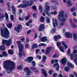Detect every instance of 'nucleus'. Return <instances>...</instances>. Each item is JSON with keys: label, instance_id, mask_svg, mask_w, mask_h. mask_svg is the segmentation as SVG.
<instances>
[{"label": "nucleus", "instance_id": "obj_6", "mask_svg": "<svg viewBox=\"0 0 77 77\" xmlns=\"http://www.w3.org/2000/svg\"><path fill=\"white\" fill-rule=\"evenodd\" d=\"M54 62L56 63L54 64V68L56 66H57V68H56V71H59V63H58V60H57L55 59V60H51V63L52 64H53Z\"/></svg>", "mask_w": 77, "mask_h": 77}, {"label": "nucleus", "instance_id": "obj_30", "mask_svg": "<svg viewBox=\"0 0 77 77\" xmlns=\"http://www.w3.org/2000/svg\"><path fill=\"white\" fill-rule=\"evenodd\" d=\"M64 48V47H63L62 46H60L59 48L60 50L62 52H64V50H63Z\"/></svg>", "mask_w": 77, "mask_h": 77}, {"label": "nucleus", "instance_id": "obj_21", "mask_svg": "<svg viewBox=\"0 0 77 77\" xmlns=\"http://www.w3.org/2000/svg\"><path fill=\"white\" fill-rule=\"evenodd\" d=\"M42 72L45 77H47V73H46V71L45 70V69H42Z\"/></svg>", "mask_w": 77, "mask_h": 77}, {"label": "nucleus", "instance_id": "obj_40", "mask_svg": "<svg viewBox=\"0 0 77 77\" xmlns=\"http://www.w3.org/2000/svg\"><path fill=\"white\" fill-rule=\"evenodd\" d=\"M32 64L33 65V66H35V65H36V63L35 62V61H32Z\"/></svg>", "mask_w": 77, "mask_h": 77}, {"label": "nucleus", "instance_id": "obj_47", "mask_svg": "<svg viewBox=\"0 0 77 77\" xmlns=\"http://www.w3.org/2000/svg\"><path fill=\"white\" fill-rule=\"evenodd\" d=\"M36 57L39 59H42V57L40 55H36Z\"/></svg>", "mask_w": 77, "mask_h": 77}, {"label": "nucleus", "instance_id": "obj_36", "mask_svg": "<svg viewBox=\"0 0 77 77\" xmlns=\"http://www.w3.org/2000/svg\"><path fill=\"white\" fill-rule=\"evenodd\" d=\"M5 15L4 14H2V16L0 17V21L3 20V19L5 18Z\"/></svg>", "mask_w": 77, "mask_h": 77}, {"label": "nucleus", "instance_id": "obj_33", "mask_svg": "<svg viewBox=\"0 0 77 77\" xmlns=\"http://www.w3.org/2000/svg\"><path fill=\"white\" fill-rule=\"evenodd\" d=\"M65 70L66 72H68V71L69 70V68L67 67H65Z\"/></svg>", "mask_w": 77, "mask_h": 77}, {"label": "nucleus", "instance_id": "obj_26", "mask_svg": "<svg viewBox=\"0 0 77 77\" xmlns=\"http://www.w3.org/2000/svg\"><path fill=\"white\" fill-rule=\"evenodd\" d=\"M44 20H45L44 17H43V16H42L40 18V21H41L42 23H44Z\"/></svg>", "mask_w": 77, "mask_h": 77}, {"label": "nucleus", "instance_id": "obj_44", "mask_svg": "<svg viewBox=\"0 0 77 77\" xmlns=\"http://www.w3.org/2000/svg\"><path fill=\"white\" fill-rule=\"evenodd\" d=\"M72 26L73 28H76V27H77V26L75 25L74 24V23L72 24Z\"/></svg>", "mask_w": 77, "mask_h": 77}, {"label": "nucleus", "instance_id": "obj_24", "mask_svg": "<svg viewBox=\"0 0 77 77\" xmlns=\"http://www.w3.org/2000/svg\"><path fill=\"white\" fill-rule=\"evenodd\" d=\"M62 44L63 45H64V46L66 49L67 48H68V47L67 46V45L65 44V42H61Z\"/></svg>", "mask_w": 77, "mask_h": 77}, {"label": "nucleus", "instance_id": "obj_25", "mask_svg": "<svg viewBox=\"0 0 77 77\" xmlns=\"http://www.w3.org/2000/svg\"><path fill=\"white\" fill-rule=\"evenodd\" d=\"M50 14L52 15H57V12L56 11H55L54 12H51Z\"/></svg>", "mask_w": 77, "mask_h": 77}, {"label": "nucleus", "instance_id": "obj_22", "mask_svg": "<svg viewBox=\"0 0 77 77\" xmlns=\"http://www.w3.org/2000/svg\"><path fill=\"white\" fill-rule=\"evenodd\" d=\"M75 59L74 60V62L75 63L76 65H77V54H75Z\"/></svg>", "mask_w": 77, "mask_h": 77}, {"label": "nucleus", "instance_id": "obj_53", "mask_svg": "<svg viewBox=\"0 0 77 77\" xmlns=\"http://www.w3.org/2000/svg\"><path fill=\"white\" fill-rule=\"evenodd\" d=\"M29 18H30V16L29 15H28V16H27V17H25V20H29Z\"/></svg>", "mask_w": 77, "mask_h": 77}, {"label": "nucleus", "instance_id": "obj_13", "mask_svg": "<svg viewBox=\"0 0 77 77\" xmlns=\"http://www.w3.org/2000/svg\"><path fill=\"white\" fill-rule=\"evenodd\" d=\"M65 35L66 38H72V34L69 32H66L65 34Z\"/></svg>", "mask_w": 77, "mask_h": 77}, {"label": "nucleus", "instance_id": "obj_59", "mask_svg": "<svg viewBox=\"0 0 77 77\" xmlns=\"http://www.w3.org/2000/svg\"><path fill=\"white\" fill-rule=\"evenodd\" d=\"M77 52V50L75 49V50H73V53H74L75 54V53H76Z\"/></svg>", "mask_w": 77, "mask_h": 77}, {"label": "nucleus", "instance_id": "obj_62", "mask_svg": "<svg viewBox=\"0 0 77 77\" xmlns=\"http://www.w3.org/2000/svg\"><path fill=\"white\" fill-rule=\"evenodd\" d=\"M57 75V73H54L53 74V76L54 77H56Z\"/></svg>", "mask_w": 77, "mask_h": 77}, {"label": "nucleus", "instance_id": "obj_52", "mask_svg": "<svg viewBox=\"0 0 77 77\" xmlns=\"http://www.w3.org/2000/svg\"><path fill=\"white\" fill-rule=\"evenodd\" d=\"M52 9H54V11H56V10H57V7L55 6H53L52 7Z\"/></svg>", "mask_w": 77, "mask_h": 77}, {"label": "nucleus", "instance_id": "obj_29", "mask_svg": "<svg viewBox=\"0 0 77 77\" xmlns=\"http://www.w3.org/2000/svg\"><path fill=\"white\" fill-rule=\"evenodd\" d=\"M67 3L68 4V6H71L72 5V4L70 0L68 1L67 2Z\"/></svg>", "mask_w": 77, "mask_h": 77}, {"label": "nucleus", "instance_id": "obj_37", "mask_svg": "<svg viewBox=\"0 0 77 77\" xmlns=\"http://www.w3.org/2000/svg\"><path fill=\"white\" fill-rule=\"evenodd\" d=\"M2 54L3 55V56H6V57L8 56V54H7L5 51H3L2 53Z\"/></svg>", "mask_w": 77, "mask_h": 77}, {"label": "nucleus", "instance_id": "obj_3", "mask_svg": "<svg viewBox=\"0 0 77 77\" xmlns=\"http://www.w3.org/2000/svg\"><path fill=\"white\" fill-rule=\"evenodd\" d=\"M17 43L18 44V48L19 50V57H21L22 56H25L24 51H23V50L24 49V45L21 43L20 41H17Z\"/></svg>", "mask_w": 77, "mask_h": 77}, {"label": "nucleus", "instance_id": "obj_64", "mask_svg": "<svg viewBox=\"0 0 77 77\" xmlns=\"http://www.w3.org/2000/svg\"><path fill=\"white\" fill-rule=\"evenodd\" d=\"M19 20L20 21H23V20H24V19H23L22 18L20 17L19 18Z\"/></svg>", "mask_w": 77, "mask_h": 77}, {"label": "nucleus", "instance_id": "obj_16", "mask_svg": "<svg viewBox=\"0 0 77 77\" xmlns=\"http://www.w3.org/2000/svg\"><path fill=\"white\" fill-rule=\"evenodd\" d=\"M67 60V59L66 58H63V59H62L61 61V63L63 64V65H64L65 63H66V61Z\"/></svg>", "mask_w": 77, "mask_h": 77}, {"label": "nucleus", "instance_id": "obj_51", "mask_svg": "<svg viewBox=\"0 0 77 77\" xmlns=\"http://www.w3.org/2000/svg\"><path fill=\"white\" fill-rule=\"evenodd\" d=\"M75 8L73 7L71 9V12H74V11H75Z\"/></svg>", "mask_w": 77, "mask_h": 77}, {"label": "nucleus", "instance_id": "obj_39", "mask_svg": "<svg viewBox=\"0 0 77 77\" xmlns=\"http://www.w3.org/2000/svg\"><path fill=\"white\" fill-rule=\"evenodd\" d=\"M46 21L47 23H50V19L49 18L46 16Z\"/></svg>", "mask_w": 77, "mask_h": 77}, {"label": "nucleus", "instance_id": "obj_31", "mask_svg": "<svg viewBox=\"0 0 77 77\" xmlns=\"http://www.w3.org/2000/svg\"><path fill=\"white\" fill-rule=\"evenodd\" d=\"M0 49L1 50H2V51H4L5 50V47L3 46H1L0 47Z\"/></svg>", "mask_w": 77, "mask_h": 77}, {"label": "nucleus", "instance_id": "obj_41", "mask_svg": "<svg viewBox=\"0 0 77 77\" xmlns=\"http://www.w3.org/2000/svg\"><path fill=\"white\" fill-rule=\"evenodd\" d=\"M8 53L9 54H12L13 52H12V50L10 49L8 51Z\"/></svg>", "mask_w": 77, "mask_h": 77}, {"label": "nucleus", "instance_id": "obj_45", "mask_svg": "<svg viewBox=\"0 0 77 77\" xmlns=\"http://www.w3.org/2000/svg\"><path fill=\"white\" fill-rule=\"evenodd\" d=\"M57 45L58 47H59L61 45V43L60 42H57Z\"/></svg>", "mask_w": 77, "mask_h": 77}, {"label": "nucleus", "instance_id": "obj_1", "mask_svg": "<svg viewBox=\"0 0 77 77\" xmlns=\"http://www.w3.org/2000/svg\"><path fill=\"white\" fill-rule=\"evenodd\" d=\"M15 68V63L10 60L4 61V68L7 69L6 71L7 74H11L12 69H14Z\"/></svg>", "mask_w": 77, "mask_h": 77}, {"label": "nucleus", "instance_id": "obj_28", "mask_svg": "<svg viewBox=\"0 0 77 77\" xmlns=\"http://www.w3.org/2000/svg\"><path fill=\"white\" fill-rule=\"evenodd\" d=\"M68 66H69V67H71V68H74V66L73 65H72L71 63H69L67 64Z\"/></svg>", "mask_w": 77, "mask_h": 77}, {"label": "nucleus", "instance_id": "obj_35", "mask_svg": "<svg viewBox=\"0 0 77 77\" xmlns=\"http://www.w3.org/2000/svg\"><path fill=\"white\" fill-rule=\"evenodd\" d=\"M47 45H46L45 43H40L38 47H41V46H46Z\"/></svg>", "mask_w": 77, "mask_h": 77}, {"label": "nucleus", "instance_id": "obj_18", "mask_svg": "<svg viewBox=\"0 0 77 77\" xmlns=\"http://www.w3.org/2000/svg\"><path fill=\"white\" fill-rule=\"evenodd\" d=\"M51 47H48L47 48L45 51L46 54H48V53H50V51H51Z\"/></svg>", "mask_w": 77, "mask_h": 77}, {"label": "nucleus", "instance_id": "obj_56", "mask_svg": "<svg viewBox=\"0 0 77 77\" xmlns=\"http://www.w3.org/2000/svg\"><path fill=\"white\" fill-rule=\"evenodd\" d=\"M26 26H30V23L29 22H27V23H26Z\"/></svg>", "mask_w": 77, "mask_h": 77}, {"label": "nucleus", "instance_id": "obj_9", "mask_svg": "<svg viewBox=\"0 0 77 77\" xmlns=\"http://www.w3.org/2000/svg\"><path fill=\"white\" fill-rule=\"evenodd\" d=\"M24 71L26 72L27 75H26V77H29V75H30V74H31V71L27 67H26Z\"/></svg>", "mask_w": 77, "mask_h": 77}, {"label": "nucleus", "instance_id": "obj_60", "mask_svg": "<svg viewBox=\"0 0 77 77\" xmlns=\"http://www.w3.org/2000/svg\"><path fill=\"white\" fill-rule=\"evenodd\" d=\"M32 8L34 9V10H36V7L35 5L33 6Z\"/></svg>", "mask_w": 77, "mask_h": 77}, {"label": "nucleus", "instance_id": "obj_8", "mask_svg": "<svg viewBox=\"0 0 77 77\" xmlns=\"http://www.w3.org/2000/svg\"><path fill=\"white\" fill-rule=\"evenodd\" d=\"M22 30V26L20 24H19L17 26V27H15L14 30H17V33H19L21 32V30Z\"/></svg>", "mask_w": 77, "mask_h": 77}, {"label": "nucleus", "instance_id": "obj_20", "mask_svg": "<svg viewBox=\"0 0 77 77\" xmlns=\"http://www.w3.org/2000/svg\"><path fill=\"white\" fill-rule=\"evenodd\" d=\"M57 38H59V39L61 38L60 35H57V36L55 35L54 36V40H55L56 41H58Z\"/></svg>", "mask_w": 77, "mask_h": 77}, {"label": "nucleus", "instance_id": "obj_15", "mask_svg": "<svg viewBox=\"0 0 77 77\" xmlns=\"http://www.w3.org/2000/svg\"><path fill=\"white\" fill-rule=\"evenodd\" d=\"M54 21H55V24L56 25V26H57V25H58V23H57V19H54V20H53V26L54 27H55L56 25H55V23H54Z\"/></svg>", "mask_w": 77, "mask_h": 77}, {"label": "nucleus", "instance_id": "obj_5", "mask_svg": "<svg viewBox=\"0 0 77 77\" xmlns=\"http://www.w3.org/2000/svg\"><path fill=\"white\" fill-rule=\"evenodd\" d=\"M64 15V11H61L59 12L58 14V19L60 20V21H63L64 22L66 21V19L65 17L63 18V15Z\"/></svg>", "mask_w": 77, "mask_h": 77}, {"label": "nucleus", "instance_id": "obj_14", "mask_svg": "<svg viewBox=\"0 0 77 77\" xmlns=\"http://www.w3.org/2000/svg\"><path fill=\"white\" fill-rule=\"evenodd\" d=\"M11 8L13 11L12 13L14 15H16V9L14 7V6H11Z\"/></svg>", "mask_w": 77, "mask_h": 77}, {"label": "nucleus", "instance_id": "obj_4", "mask_svg": "<svg viewBox=\"0 0 77 77\" xmlns=\"http://www.w3.org/2000/svg\"><path fill=\"white\" fill-rule=\"evenodd\" d=\"M45 9H44V11L47 15L50 17V14L49 13V11H50V7L49 6V3L48 2H45Z\"/></svg>", "mask_w": 77, "mask_h": 77}, {"label": "nucleus", "instance_id": "obj_34", "mask_svg": "<svg viewBox=\"0 0 77 77\" xmlns=\"http://www.w3.org/2000/svg\"><path fill=\"white\" fill-rule=\"evenodd\" d=\"M7 26L8 28H10L12 27V24L10 23H8L7 24Z\"/></svg>", "mask_w": 77, "mask_h": 77}, {"label": "nucleus", "instance_id": "obj_58", "mask_svg": "<svg viewBox=\"0 0 77 77\" xmlns=\"http://www.w3.org/2000/svg\"><path fill=\"white\" fill-rule=\"evenodd\" d=\"M41 62H42L43 63H44L45 62V60L43 59L41 61Z\"/></svg>", "mask_w": 77, "mask_h": 77}, {"label": "nucleus", "instance_id": "obj_10", "mask_svg": "<svg viewBox=\"0 0 77 77\" xmlns=\"http://www.w3.org/2000/svg\"><path fill=\"white\" fill-rule=\"evenodd\" d=\"M22 3H26V5H28V6H31L32 5V4L33 3V2L30 1V3L29 4H28L29 3V1H26L25 0H23L22 1Z\"/></svg>", "mask_w": 77, "mask_h": 77}, {"label": "nucleus", "instance_id": "obj_19", "mask_svg": "<svg viewBox=\"0 0 77 77\" xmlns=\"http://www.w3.org/2000/svg\"><path fill=\"white\" fill-rule=\"evenodd\" d=\"M41 40L42 42H46L47 41V37L44 36L41 38Z\"/></svg>", "mask_w": 77, "mask_h": 77}, {"label": "nucleus", "instance_id": "obj_49", "mask_svg": "<svg viewBox=\"0 0 77 77\" xmlns=\"http://www.w3.org/2000/svg\"><path fill=\"white\" fill-rule=\"evenodd\" d=\"M60 25L61 26H63L65 25V23L63 22H61L60 24Z\"/></svg>", "mask_w": 77, "mask_h": 77}, {"label": "nucleus", "instance_id": "obj_17", "mask_svg": "<svg viewBox=\"0 0 77 77\" xmlns=\"http://www.w3.org/2000/svg\"><path fill=\"white\" fill-rule=\"evenodd\" d=\"M44 29V24H41L39 27V30L40 32L42 31L43 29Z\"/></svg>", "mask_w": 77, "mask_h": 77}, {"label": "nucleus", "instance_id": "obj_43", "mask_svg": "<svg viewBox=\"0 0 77 77\" xmlns=\"http://www.w3.org/2000/svg\"><path fill=\"white\" fill-rule=\"evenodd\" d=\"M11 19L12 21H14V16L12 15H11Z\"/></svg>", "mask_w": 77, "mask_h": 77}, {"label": "nucleus", "instance_id": "obj_46", "mask_svg": "<svg viewBox=\"0 0 77 77\" xmlns=\"http://www.w3.org/2000/svg\"><path fill=\"white\" fill-rule=\"evenodd\" d=\"M17 68L18 69H19V70H21V69H22V67L21 66H18L17 67Z\"/></svg>", "mask_w": 77, "mask_h": 77}, {"label": "nucleus", "instance_id": "obj_50", "mask_svg": "<svg viewBox=\"0 0 77 77\" xmlns=\"http://www.w3.org/2000/svg\"><path fill=\"white\" fill-rule=\"evenodd\" d=\"M18 12H19V13H22V12H23V10L21 9H19L18 10Z\"/></svg>", "mask_w": 77, "mask_h": 77}, {"label": "nucleus", "instance_id": "obj_27", "mask_svg": "<svg viewBox=\"0 0 77 77\" xmlns=\"http://www.w3.org/2000/svg\"><path fill=\"white\" fill-rule=\"evenodd\" d=\"M38 47V45L36 44H34L32 46V48L33 49L35 48H36Z\"/></svg>", "mask_w": 77, "mask_h": 77}, {"label": "nucleus", "instance_id": "obj_54", "mask_svg": "<svg viewBox=\"0 0 77 77\" xmlns=\"http://www.w3.org/2000/svg\"><path fill=\"white\" fill-rule=\"evenodd\" d=\"M47 59V57L45 55H43V59L44 60H46V59Z\"/></svg>", "mask_w": 77, "mask_h": 77}, {"label": "nucleus", "instance_id": "obj_11", "mask_svg": "<svg viewBox=\"0 0 77 77\" xmlns=\"http://www.w3.org/2000/svg\"><path fill=\"white\" fill-rule=\"evenodd\" d=\"M27 6H28V5L25 4H20L17 6V8H27Z\"/></svg>", "mask_w": 77, "mask_h": 77}, {"label": "nucleus", "instance_id": "obj_57", "mask_svg": "<svg viewBox=\"0 0 77 77\" xmlns=\"http://www.w3.org/2000/svg\"><path fill=\"white\" fill-rule=\"evenodd\" d=\"M52 72L53 71H52V70H50L48 72V73L49 74H52Z\"/></svg>", "mask_w": 77, "mask_h": 77}, {"label": "nucleus", "instance_id": "obj_7", "mask_svg": "<svg viewBox=\"0 0 77 77\" xmlns=\"http://www.w3.org/2000/svg\"><path fill=\"white\" fill-rule=\"evenodd\" d=\"M11 43H12V38H10L8 40V41L5 39L2 40V44H6L7 46L11 45Z\"/></svg>", "mask_w": 77, "mask_h": 77}, {"label": "nucleus", "instance_id": "obj_23", "mask_svg": "<svg viewBox=\"0 0 77 77\" xmlns=\"http://www.w3.org/2000/svg\"><path fill=\"white\" fill-rule=\"evenodd\" d=\"M5 16L6 21H8V20H9V16L8 15V13H5Z\"/></svg>", "mask_w": 77, "mask_h": 77}, {"label": "nucleus", "instance_id": "obj_55", "mask_svg": "<svg viewBox=\"0 0 77 77\" xmlns=\"http://www.w3.org/2000/svg\"><path fill=\"white\" fill-rule=\"evenodd\" d=\"M70 49H68V53H67L68 55L69 56V55H70Z\"/></svg>", "mask_w": 77, "mask_h": 77}, {"label": "nucleus", "instance_id": "obj_48", "mask_svg": "<svg viewBox=\"0 0 77 77\" xmlns=\"http://www.w3.org/2000/svg\"><path fill=\"white\" fill-rule=\"evenodd\" d=\"M53 57L55 58V57H59V55L57 54H55L53 56Z\"/></svg>", "mask_w": 77, "mask_h": 77}, {"label": "nucleus", "instance_id": "obj_32", "mask_svg": "<svg viewBox=\"0 0 77 77\" xmlns=\"http://www.w3.org/2000/svg\"><path fill=\"white\" fill-rule=\"evenodd\" d=\"M56 32V28H53L51 30V33H54Z\"/></svg>", "mask_w": 77, "mask_h": 77}, {"label": "nucleus", "instance_id": "obj_61", "mask_svg": "<svg viewBox=\"0 0 77 77\" xmlns=\"http://www.w3.org/2000/svg\"><path fill=\"white\" fill-rule=\"evenodd\" d=\"M73 15L74 17H76V16H77L76 13L75 12H74L73 13Z\"/></svg>", "mask_w": 77, "mask_h": 77}, {"label": "nucleus", "instance_id": "obj_42", "mask_svg": "<svg viewBox=\"0 0 77 77\" xmlns=\"http://www.w3.org/2000/svg\"><path fill=\"white\" fill-rule=\"evenodd\" d=\"M30 69L32 70H35V69H36V67H34L33 66H31L30 67Z\"/></svg>", "mask_w": 77, "mask_h": 77}, {"label": "nucleus", "instance_id": "obj_2", "mask_svg": "<svg viewBox=\"0 0 77 77\" xmlns=\"http://www.w3.org/2000/svg\"><path fill=\"white\" fill-rule=\"evenodd\" d=\"M0 30L1 35L2 37H4L6 39H8L9 38L10 33L7 28L5 27L4 28V31H3V30L2 29V27H0Z\"/></svg>", "mask_w": 77, "mask_h": 77}, {"label": "nucleus", "instance_id": "obj_63", "mask_svg": "<svg viewBox=\"0 0 77 77\" xmlns=\"http://www.w3.org/2000/svg\"><path fill=\"white\" fill-rule=\"evenodd\" d=\"M29 45L28 44H26L25 45V48H28L29 47Z\"/></svg>", "mask_w": 77, "mask_h": 77}, {"label": "nucleus", "instance_id": "obj_38", "mask_svg": "<svg viewBox=\"0 0 77 77\" xmlns=\"http://www.w3.org/2000/svg\"><path fill=\"white\" fill-rule=\"evenodd\" d=\"M39 9L41 13H42V8L41 6V5H40L39 7Z\"/></svg>", "mask_w": 77, "mask_h": 77}, {"label": "nucleus", "instance_id": "obj_12", "mask_svg": "<svg viewBox=\"0 0 77 77\" xmlns=\"http://www.w3.org/2000/svg\"><path fill=\"white\" fill-rule=\"evenodd\" d=\"M33 60V57H28L27 59L25 60V62H29V63H31L32 60Z\"/></svg>", "mask_w": 77, "mask_h": 77}]
</instances>
